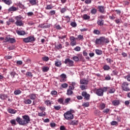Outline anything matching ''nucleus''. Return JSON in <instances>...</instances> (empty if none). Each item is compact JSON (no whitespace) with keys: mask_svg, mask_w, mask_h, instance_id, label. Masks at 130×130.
Returning <instances> with one entry per match:
<instances>
[{"mask_svg":"<svg viewBox=\"0 0 130 130\" xmlns=\"http://www.w3.org/2000/svg\"><path fill=\"white\" fill-rule=\"evenodd\" d=\"M16 120L20 125H26V124H28V123L30 122V117L25 115L22 116V119L20 117H17Z\"/></svg>","mask_w":130,"mask_h":130,"instance_id":"obj_1","label":"nucleus"},{"mask_svg":"<svg viewBox=\"0 0 130 130\" xmlns=\"http://www.w3.org/2000/svg\"><path fill=\"white\" fill-rule=\"evenodd\" d=\"M104 43H109V40L105 38L104 37H101L100 38L96 39L95 40V44L104 45Z\"/></svg>","mask_w":130,"mask_h":130,"instance_id":"obj_2","label":"nucleus"},{"mask_svg":"<svg viewBox=\"0 0 130 130\" xmlns=\"http://www.w3.org/2000/svg\"><path fill=\"white\" fill-rule=\"evenodd\" d=\"M64 117L65 119L67 120H71L72 119H74V115L71 112L67 111L66 113H64Z\"/></svg>","mask_w":130,"mask_h":130,"instance_id":"obj_3","label":"nucleus"},{"mask_svg":"<svg viewBox=\"0 0 130 130\" xmlns=\"http://www.w3.org/2000/svg\"><path fill=\"white\" fill-rule=\"evenodd\" d=\"M128 85L129 84L127 82H124L122 83L121 87L123 91H125L126 92H128V91H130Z\"/></svg>","mask_w":130,"mask_h":130,"instance_id":"obj_4","label":"nucleus"},{"mask_svg":"<svg viewBox=\"0 0 130 130\" xmlns=\"http://www.w3.org/2000/svg\"><path fill=\"white\" fill-rule=\"evenodd\" d=\"M16 21L15 22V24L16 26H22L23 25V22L21 20L22 19V17L20 16H16L15 18Z\"/></svg>","mask_w":130,"mask_h":130,"instance_id":"obj_5","label":"nucleus"},{"mask_svg":"<svg viewBox=\"0 0 130 130\" xmlns=\"http://www.w3.org/2000/svg\"><path fill=\"white\" fill-rule=\"evenodd\" d=\"M64 62L65 64H67L69 67H74V61L70 58L66 59Z\"/></svg>","mask_w":130,"mask_h":130,"instance_id":"obj_6","label":"nucleus"},{"mask_svg":"<svg viewBox=\"0 0 130 130\" xmlns=\"http://www.w3.org/2000/svg\"><path fill=\"white\" fill-rule=\"evenodd\" d=\"M23 41L25 43H29V42H32V41H35V38H34V37H28L27 38L23 39Z\"/></svg>","mask_w":130,"mask_h":130,"instance_id":"obj_7","label":"nucleus"},{"mask_svg":"<svg viewBox=\"0 0 130 130\" xmlns=\"http://www.w3.org/2000/svg\"><path fill=\"white\" fill-rule=\"evenodd\" d=\"M77 55L78 56H73L72 58V59H73L74 61H79V60H80V59H82V58H83V56L81 54H78Z\"/></svg>","mask_w":130,"mask_h":130,"instance_id":"obj_8","label":"nucleus"},{"mask_svg":"<svg viewBox=\"0 0 130 130\" xmlns=\"http://www.w3.org/2000/svg\"><path fill=\"white\" fill-rule=\"evenodd\" d=\"M81 95L83 96V97H84L86 100H89V99H90V94L87 93V92L85 91H83Z\"/></svg>","mask_w":130,"mask_h":130,"instance_id":"obj_9","label":"nucleus"},{"mask_svg":"<svg viewBox=\"0 0 130 130\" xmlns=\"http://www.w3.org/2000/svg\"><path fill=\"white\" fill-rule=\"evenodd\" d=\"M70 39L71 41V45H72V46H75V45L77 44V42H76V38L74 37H71Z\"/></svg>","mask_w":130,"mask_h":130,"instance_id":"obj_10","label":"nucleus"},{"mask_svg":"<svg viewBox=\"0 0 130 130\" xmlns=\"http://www.w3.org/2000/svg\"><path fill=\"white\" fill-rule=\"evenodd\" d=\"M96 94L98 96H103V90L102 89H99L96 90Z\"/></svg>","mask_w":130,"mask_h":130,"instance_id":"obj_11","label":"nucleus"},{"mask_svg":"<svg viewBox=\"0 0 130 130\" xmlns=\"http://www.w3.org/2000/svg\"><path fill=\"white\" fill-rule=\"evenodd\" d=\"M19 10L18 7H15L14 6H12L8 9V12H16Z\"/></svg>","mask_w":130,"mask_h":130,"instance_id":"obj_12","label":"nucleus"},{"mask_svg":"<svg viewBox=\"0 0 130 130\" xmlns=\"http://www.w3.org/2000/svg\"><path fill=\"white\" fill-rule=\"evenodd\" d=\"M41 28H43L44 29H46V28H49L50 27V24H43L40 25Z\"/></svg>","mask_w":130,"mask_h":130,"instance_id":"obj_13","label":"nucleus"},{"mask_svg":"<svg viewBox=\"0 0 130 130\" xmlns=\"http://www.w3.org/2000/svg\"><path fill=\"white\" fill-rule=\"evenodd\" d=\"M61 61L59 60H57L56 61H55V66L57 68H59L60 66H61Z\"/></svg>","mask_w":130,"mask_h":130,"instance_id":"obj_14","label":"nucleus"},{"mask_svg":"<svg viewBox=\"0 0 130 130\" xmlns=\"http://www.w3.org/2000/svg\"><path fill=\"white\" fill-rule=\"evenodd\" d=\"M98 9H99V11L100 13H104L105 8H104V6H100L98 7Z\"/></svg>","mask_w":130,"mask_h":130,"instance_id":"obj_15","label":"nucleus"},{"mask_svg":"<svg viewBox=\"0 0 130 130\" xmlns=\"http://www.w3.org/2000/svg\"><path fill=\"white\" fill-rule=\"evenodd\" d=\"M80 84L81 85H88V80L83 79L80 80Z\"/></svg>","mask_w":130,"mask_h":130,"instance_id":"obj_16","label":"nucleus"},{"mask_svg":"<svg viewBox=\"0 0 130 130\" xmlns=\"http://www.w3.org/2000/svg\"><path fill=\"white\" fill-rule=\"evenodd\" d=\"M16 33L17 34H18V35H20V36H23L26 34V32H25L24 30H16Z\"/></svg>","mask_w":130,"mask_h":130,"instance_id":"obj_17","label":"nucleus"},{"mask_svg":"<svg viewBox=\"0 0 130 130\" xmlns=\"http://www.w3.org/2000/svg\"><path fill=\"white\" fill-rule=\"evenodd\" d=\"M3 3H5L6 5H8L10 6V5H12V1L11 0H2Z\"/></svg>","mask_w":130,"mask_h":130,"instance_id":"obj_18","label":"nucleus"},{"mask_svg":"<svg viewBox=\"0 0 130 130\" xmlns=\"http://www.w3.org/2000/svg\"><path fill=\"white\" fill-rule=\"evenodd\" d=\"M97 24L99 25V26H103V25H104V20L98 19Z\"/></svg>","mask_w":130,"mask_h":130,"instance_id":"obj_19","label":"nucleus"},{"mask_svg":"<svg viewBox=\"0 0 130 130\" xmlns=\"http://www.w3.org/2000/svg\"><path fill=\"white\" fill-rule=\"evenodd\" d=\"M36 95L34 93L31 94L29 95V98L31 100H35L36 99Z\"/></svg>","mask_w":130,"mask_h":130,"instance_id":"obj_20","label":"nucleus"},{"mask_svg":"<svg viewBox=\"0 0 130 130\" xmlns=\"http://www.w3.org/2000/svg\"><path fill=\"white\" fill-rule=\"evenodd\" d=\"M108 92L110 94H112L115 92V89L113 87L109 88Z\"/></svg>","mask_w":130,"mask_h":130,"instance_id":"obj_21","label":"nucleus"},{"mask_svg":"<svg viewBox=\"0 0 130 130\" xmlns=\"http://www.w3.org/2000/svg\"><path fill=\"white\" fill-rule=\"evenodd\" d=\"M29 2L31 6H35L37 4V0H29Z\"/></svg>","mask_w":130,"mask_h":130,"instance_id":"obj_22","label":"nucleus"},{"mask_svg":"<svg viewBox=\"0 0 130 130\" xmlns=\"http://www.w3.org/2000/svg\"><path fill=\"white\" fill-rule=\"evenodd\" d=\"M79 123V122H78V120H72L70 122V124L71 125H77Z\"/></svg>","mask_w":130,"mask_h":130,"instance_id":"obj_23","label":"nucleus"},{"mask_svg":"<svg viewBox=\"0 0 130 130\" xmlns=\"http://www.w3.org/2000/svg\"><path fill=\"white\" fill-rule=\"evenodd\" d=\"M45 103L46 105H47V106H50L51 104H53V103H52V102L50 101V100H46L45 102Z\"/></svg>","mask_w":130,"mask_h":130,"instance_id":"obj_24","label":"nucleus"},{"mask_svg":"<svg viewBox=\"0 0 130 130\" xmlns=\"http://www.w3.org/2000/svg\"><path fill=\"white\" fill-rule=\"evenodd\" d=\"M16 6L20 8V9H24L25 8L24 5L22 4L20 2L17 3Z\"/></svg>","mask_w":130,"mask_h":130,"instance_id":"obj_25","label":"nucleus"},{"mask_svg":"<svg viewBox=\"0 0 130 130\" xmlns=\"http://www.w3.org/2000/svg\"><path fill=\"white\" fill-rule=\"evenodd\" d=\"M119 103L120 102L119 100H114L112 101V104L114 105V106L119 105Z\"/></svg>","mask_w":130,"mask_h":130,"instance_id":"obj_26","label":"nucleus"},{"mask_svg":"<svg viewBox=\"0 0 130 130\" xmlns=\"http://www.w3.org/2000/svg\"><path fill=\"white\" fill-rule=\"evenodd\" d=\"M10 75L11 78H12V79H14V78H15V76L17 75V73H16L15 71H11L10 72Z\"/></svg>","mask_w":130,"mask_h":130,"instance_id":"obj_27","label":"nucleus"},{"mask_svg":"<svg viewBox=\"0 0 130 130\" xmlns=\"http://www.w3.org/2000/svg\"><path fill=\"white\" fill-rule=\"evenodd\" d=\"M58 102L59 103V104H62L63 105H64V102H63V99L62 98L58 99Z\"/></svg>","mask_w":130,"mask_h":130,"instance_id":"obj_28","label":"nucleus"},{"mask_svg":"<svg viewBox=\"0 0 130 130\" xmlns=\"http://www.w3.org/2000/svg\"><path fill=\"white\" fill-rule=\"evenodd\" d=\"M61 78L60 82H63V81H64V79L67 78V76L64 74H62L61 75Z\"/></svg>","mask_w":130,"mask_h":130,"instance_id":"obj_29","label":"nucleus"},{"mask_svg":"<svg viewBox=\"0 0 130 130\" xmlns=\"http://www.w3.org/2000/svg\"><path fill=\"white\" fill-rule=\"evenodd\" d=\"M71 101V98H67L65 99L64 102V105H68L69 104V102Z\"/></svg>","mask_w":130,"mask_h":130,"instance_id":"obj_30","label":"nucleus"},{"mask_svg":"<svg viewBox=\"0 0 130 130\" xmlns=\"http://www.w3.org/2000/svg\"><path fill=\"white\" fill-rule=\"evenodd\" d=\"M24 103H25V104H31L32 103V101L30 99H27L24 100Z\"/></svg>","mask_w":130,"mask_h":130,"instance_id":"obj_31","label":"nucleus"},{"mask_svg":"<svg viewBox=\"0 0 130 130\" xmlns=\"http://www.w3.org/2000/svg\"><path fill=\"white\" fill-rule=\"evenodd\" d=\"M103 69L104 71H109V70H110V67H109L108 65H105L103 67Z\"/></svg>","mask_w":130,"mask_h":130,"instance_id":"obj_32","label":"nucleus"},{"mask_svg":"<svg viewBox=\"0 0 130 130\" xmlns=\"http://www.w3.org/2000/svg\"><path fill=\"white\" fill-rule=\"evenodd\" d=\"M83 18L84 20H89V19H90V16L87 14H84L83 15Z\"/></svg>","mask_w":130,"mask_h":130,"instance_id":"obj_33","label":"nucleus"},{"mask_svg":"<svg viewBox=\"0 0 130 130\" xmlns=\"http://www.w3.org/2000/svg\"><path fill=\"white\" fill-rule=\"evenodd\" d=\"M25 75L26 77H30L31 78H32V77H33V74H32V73H31L30 72H26Z\"/></svg>","mask_w":130,"mask_h":130,"instance_id":"obj_34","label":"nucleus"},{"mask_svg":"<svg viewBox=\"0 0 130 130\" xmlns=\"http://www.w3.org/2000/svg\"><path fill=\"white\" fill-rule=\"evenodd\" d=\"M14 93L15 95H19V94H21V90L17 89L14 91Z\"/></svg>","mask_w":130,"mask_h":130,"instance_id":"obj_35","label":"nucleus"},{"mask_svg":"<svg viewBox=\"0 0 130 130\" xmlns=\"http://www.w3.org/2000/svg\"><path fill=\"white\" fill-rule=\"evenodd\" d=\"M80 89H81L82 90V91H84V90H86L87 88V85H80Z\"/></svg>","mask_w":130,"mask_h":130,"instance_id":"obj_36","label":"nucleus"},{"mask_svg":"<svg viewBox=\"0 0 130 130\" xmlns=\"http://www.w3.org/2000/svg\"><path fill=\"white\" fill-rule=\"evenodd\" d=\"M11 37L10 36H8L6 37L5 39V40L4 41V42H10V39Z\"/></svg>","mask_w":130,"mask_h":130,"instance_id":"obj_37","label":"nucleus"},{"mask_svg":"<svg viewBox=\"0 0 130 130\" xmlns=\"http://www.w3.org/2000/svg\"><path fill=\"white\" fill-rule=\"evenodd\" d=\"M42 60L44 61H48L49 60V57H48V56L43 57Z\"/></svg>","mask_w":130,"mask_h":130,"instance_id":"obj_38","label":"nucleus"},{"mask_svg":"<svg viewBox=\"0 0 130 130\" xmlns=\"http://www.w3.org/2000/svg\"><path fill=\"white\" fill-rule=\"evenodd\" d=\"M95 53H96L98 55H101V54L102 53V51L96 49L95 50Z\"/></svg>","mask_w":130,"mask_h":130,"instance_id":"obj_39","label":"nucleus"},{"mask_svg":"<svg viewBox=\"0 0 130 130\" xmlns=\"http://www.w3.org/2000/svg\"><path fill=\"white\" fill-rule=\"evenodd\" d=\"M72 94H73V91L68 89L67 90V95H68V96H70V95H72Z\"/></svg>","mask_w":130,"mask_h":130,"instance_id":"obj_40","label":"nucleus"},{"mask_svg":"<svg viewBox=\"0 0 130 130\" xmlns=\"http://www.w3.org/2000/svg\"><path fill=\"white\" fill-rule=\"evenodd\" d=\"M90 105V103L89 102L84 103L82 105V106H84V107H89Z\"/></svg>","mask_w":130,"mask_h":130,"instance_id":"obj_41","label":"nucleus"},{"mask_svg":"<svg viewBox=\"0 0 130 130\" xmlns=\"http://www.w3.org/2000/svg\"><path fill=\"white\" fill-rule=\"evenodd\" d=\"M48 71H49V68L48 67H45L43 68V72H44L45 73L46 72H48Z\"/></svg>","mask_w":130,"mask_h":130,"instance_id":"obj_42","label":"nucleus"},{"mask_svg":"<svg viewBox=\"0 0 130 130\" xmlns=\"http://www.w3.org/2000/svg\"><path fill=\"white\" fill-rule=\"evenodd\" d=\"M8 112H9V113H11L12 114H15V113H16L15 111L13 109H9L8 110Z\"/></svg>","mask_w":130,"mask_h":130,"instance_id":"obj_43","label":"nucleus"},{"mask_svg":"<svg viewBox=\"0 0 130 130\" xmlns=\"http://www.w3.org/2000/svg\"><path fill=\"white\" fill-rule=\"evenodd\" d=\"M53 6L50 5H47V7H46V10H51V9H53Z\"/></svg>","mask_w":130,"mask_h":130,"instance_id":"obj_44","label":"nucleus"},{"mask_svg":"<svg viewBox=\"0 0 130 130\" xmlns=\"http://www.w3.org/2000/svg\"><path fill=\"white\" fill-rule=\"evenodd\" d=\"M91 13L92 14H96V13H97V10H96V9H95V8H93L91 10Z\"/></svg>","mask_w":130,"mask_h":130,"instance_id":"obj_45","label":"nucleus"},{"mask_svg":"<svg viewBox=\"0 0 130 130\" xmlns=\"http://www.w3.org/2000/svg\"><path fill=\"white\" fill-rule=\"evenodd\" d=\"M93 34H96V35H99V34H100V31H99V30L94 29L93 30Z\"/></svg>","mask_w":130,"mask_h":130,"instance_id":"obj_46","label":"nucleus"},{"mask_svg":"<svg viewBox=\"0 0 130 130\" xmlns=\"http://www.w3.org/2000/svg\"><path fill=\"white\" fill-rule=\"evenodd\" d=\"M69 85L67 83H64L61 84L62 88L66 89V88H68Z\"/></svg>","mask_w":130,"mask_h":130,"instance_id":"obj_47","label":"nucleus"},{"mask_svg":"<svg viewBox=\"0 0 130 130\" xmlns=\"http://www.w3.org/2000/svg\"><path fill=\"white\" fill-rule=\"evenodd\" d=\"M33 15H34V13H33L32 12H29L27 13V15L28 16V17H32Z\"/></svg>","mask_w":130,"mask_h":130,"instance_id":"obj_48","label":"nucleus"},{"mask_svg":"<svg viewBox=\"0 0 130 130\" xmlns=\"http://www.w3.org/2000/svg\"><path fill=\"white\" fill-rule=\"evenodd\" d=\"M9 42L10 43H14V42H16V39H14V38H11L9 40Z\"/></svg>","mask_w":130,"mask_h":130,"instance_id":"obj_49","label":"nucleus"},{"mask_svg":"<svg viewBox=\"0 0 130 130\" xmlns=\"http://www.w3.org/2000/svg\"><path fill=\"white\" fill-rule=\"evenodd\" d=\"M55 47L57 49H61L62 48V46H61V44H59L55 46Z\"/></svg>","mask_w":130,"mask_h":130,"instance_id":"obj_50","label":"nucleus"},{"mask_svg":"<svg viewBox=\"0 0 130 130\" xmlns=\"http://www.w3.org/2000/svg\"><path fill=\"white\" fill-rule=\"evenodd\" d=\"M40 110H41V111H45V107H41L39 106L38 107Z\"/></svg>","mask_w":130,"mask_h":130,"instance_id":"obj_51","label":"nucleus"},{"mask_svg":"<svg viewBox=\"0 0 130 130\" xmlns=\"http://www.w3.org/2000/svg\"><path fill=\"white\" fill-rule=\"evenodd\" d=\"M54 109H55V110H59V109L61 108V107L60 106H54Z\"/></svg>","mask_w":130,"mask_h":130,"instance_id":"obj_52","label":"nucleus"},{"mask_svg":"<svg viewBox=\"0 0 130 130\" xmlns=\"http://www.w3.org/2000/svg\"><path fill=\"white\" fill-rule=\"evenodd\" d=\"M71 25L72 26V27H77V23L75 22H72L71 23Z\"/></svg>","mask_w":130,"mask_h":130,"instance_id":"obj_53","label":"nucleus"},{"mask_svg":"<svg viewBox=\"0 0 130 130\" xmlns=\"http://www.w3.org/2000/svg\"><path fill=\"white\" fill-rule=\"evenodd\" d=\"M74 50L75 51H80L81 50V47H79V46H77L76 47H75L74 48Z\"/></svg>","mask_w":130,"mask_h":130,"instance_id":"obj_54","label":"nucleus"},{"mask_svg":"<svg viewBox=\"0 0 130 130\" xmlns=\"http://www.w3.org/2000/svg\"><path fill=\"white\" fill-rule=\"evenodd\" d=\"M10 123H11V124L12 125H16V120L15 119H13V120H10Z\"/></svg>","mask_w":130,"mask_h":130,"instance_id":"obj_55","label":"nucleus"},{"mask_svg":"<svg viewBox=\"0 0 130 130\" xmlns=\"http://www.w3.org/2000/svg\"><path fill=\"white\" fill-rule=\"evenodd\" d=\"M57 91L56 90H53L51 92V95H57Z\"/></svg>","mask_w":130,"mask_h":130,"instance_id":"obj_56","label":"nucleus"},{"mask_svg":"<svg viewBox=\"0 0 130 130\" xmlns=\"http://www.w3.org/2000/svg\"><path fill=\"white\" fill-rule=\"evenodd\" d=\"M39 116H45V112L38 113Z\"/></svg>","mask_w":130,"mask_h":130,"instance_id":"obj_57","label":"nucleus"},{"mask_svg":"<svg viewBox=\"0 0 130 130\" xmlns=\"http://www.w3.org/2000/svg\"><path fill=\"white\" fill-rule=\"evenodd\" d=\"M4 58L6 60H8V59H12V56H6L4 57Z\"/></svg>","mask_w":130,"mask_h":130,"instance_id":"obj_58","label":"nucleus"},{"mask_svg":"<svg viewBox=\"0 0 130 130\" xmlns=\"http://www.w3.org/2000/svg\"><path fill=\"white\" fill-rule=\"evenodd\" d=\"M117 122L116 121H113L111 122V125H116L117 124Z\"/></svg>","mask_w":130,"mask_h":130,"instance_id":"obj_59","label":"nucleus"},{"mask_svg":"<svg viewBox=\"0 0 130 130\" xmlns=\"http://www.w3.org/2000/svg\"><path fill=\"white\" fill-rule=\"evenodd\" d=\"M100 108L102 110L104 109V108H105V104H102L100 105Z\"/></svg>","mask_w":130,"mask_h":130,"instance_id":"obj_60","label":"nucleus"},{"mask_svg":"<svg viewBox=\"0 0 130 130\" xmlns=\"http://www.w3.org/2000/svg\"><path fill=\"white\" fill-rule=\"evenodd\" d=\"M66 11L67 9H66V8H63L60 10V12L62 14H63V13H64Z\"/></svg>","mask_w":130,"mask_h":130,"instance_id":"obj_61","label":"nucleus"},{"mask_svg":"<svg viewBox=\"0 0 130 130\" xmlns=\"http://www.w3.org/2000/svg\"><path fill=\"white\" fill-rule=\"evenodd\" d=\"M125 79H126L128 82H130V74H128L125 77Z\"/></svg>","mask_w":130,"mask_h":130,"instance_id":"obj_62","label":"nucleus"},{"mask_svg":"<svg viewBox=\"0 0 130 130\" xmlns=\"http://www.w3.org/2000/svg\"><path fill=\"white\" fill-rule=\"evenodd\" d=\"M16 63L17 64H18L19 66H20L23 63V61L21 60H18L16 61Z\"/></svg>","mask_w":130,"mask_h":130,"instance_id":"obj_63","label":"nucleus"},{"mask_svg":"<svg viewBox=\"0 0 130 130\" xmlns=\"http://www.w3.org/2000/svg\"><path fill=\"white\" fill-rule=\"evenodd\" d=\"M77 38H78V39H79V40H81L82 39H83V36H82L81 35H78Z\"/></svg>","mask_w":130,"mask_h":130,"instance_id":"obj_64","label":"nucleus"}]
</instances>
